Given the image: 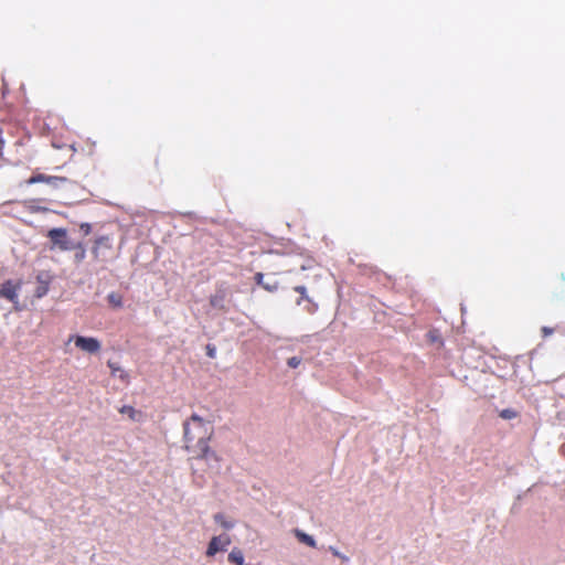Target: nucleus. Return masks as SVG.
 <instances>
[{
	"mask_svg": "<svg viewBox=\"0 0 565 565\" xmlns=\"http://www.w3.org/2000/svg\"><path fill=\"white\" fill-rule=\"evenodd\" d=\"M192 420L196 425V429L204 430L202 435L198 436V444L194 447V452L196 454L194 459L198 461L204 460L212 470H218V457L207 445L213 434L212 426L196 414L192 415Z\"/></svg>",
	"mask_w": 565,
	"mask_h": 565,
	"instance_id": "1",
	"label": "nucleus"
},
{
	"mask_svg": "<svg viewBox=\"0 0 565 565\" xmlns=\"http://www.w3.org/2000/svg\"><path fill=\"white\" fill-rule=\"evenodd\" d=\"M47 237L52 243V249L58 248L62 252L76 249L77 246L67 236V231L62 227H55L47 232Z\"/></svg>",
	"mask_w": 565,
	"mask_h": 565,
	"instance_id": "2",
	"label": "nucleus"
},
{
	"mask_svg": "<svg viewBox=\"0 0 565 565\" xmlns=\"http://www.w3.org/2000/svg\"><path fill=\"white\" fill-rule=\"evenodd\" d=\"M75 345L87 353H96L100 350V342L96 338L77 335Z\"/></svg>",
	"mask_w": 565,
	"mask_h": 565,
	"instance_id": "3",
	"label": "nucleus"
},
{
	"mask_svg": "<svg viewBox=\"0 0 565 565\" xmlns=\"http://www.w3.org/2000/svg\"><path fill=\"white\" fill-rule=\"evenodd\" d=\"M231 544V540L227 535H218L212 537L209 543L206 555L213 556L218 551L225 550Z\"/></svg>",
	"mask_w": 565,
	"mask_h": 565,
	"instance_id": "4",
	"label": "nucleus"
},
{
	"mask_svg": "<svg viewBox=\"0 0 565 565\" xmlns=\"http://www.w3.org/2000/svg\"><path fill=\"white\" fill-rule=\"evenodd\" d=\"M40 182H45L53 188H60V185L67 182V179L65 177H52V175H45V174L39 173V174L33 175L29 180V183H31V184L40 183Z\"/></svg>",
	"mask_w": 565,
	"mask_h": 565,
	"instance_id": "5",
	"label": "nucleus"
},
{
	"mask_svg": "<svg viewBox=\"0 0 565 565\" xmlns=\"http://www.w3.org/2000/svg\"><path fill=\"white\" fill-rule=\"evenodd\" d=\"M18 288L19 286L13 284L11 280L3 282L0 287V297L6 298L12 302L18 301Z\"/></svg>",
	"mask_w": 565,
	"mask_h": 565,
	"instance_id": "6",
	"label": "nucleus"
},
{
	"mask_svg": "<svg viewBox=\"0 0 565 565\" xmlns=\"http://www.w3.org/2000/svg\"><path fill=\"white\" fill-rule=\"evenodd\" d=\"M183 430H184V440L186 443V449L189 451H193L194 452V447L195 446H192L191 443L196 440L198 441V436L200 434H194V428H193V425L191 423V419L189 422H185L184 425H183Z\"/></svg>",
	"mask_w": 565,
	"mask_h": 565,
	"instance_id": "7",
	"label": "nucleus"
},
{
	"mask_svg": "<svg viewBox=\"0 0 565 565\" xmlns=\"http://www.w3.org/2000/svg\"><path fill=\"white\" fill-rule=\"evenodd\" d=\"M36 279H38L39 286L36 287L35 296L38 298H42L49 291V276L46 274H39Z\"/></svg>",
	"mask_w": 565,
	"mask_h": 565,
	"instance_id": "8",
	"label": "nucleus"
},
{
	"mask_svg": "<svg viewBox=\"0 0 565 565\" xmlns=\"http://www.w3.org/2000/svg\"><path fill=\"white\" fill-rule=\"evenodd\" d=\"M255 280L259 286H262L264 289H266L268 291H275L278 288V285L276 281L266 282V280H264V274H262V273H257L255 275Z\"/></svg>",
	"mask_w": 565,
	"mask_h": 565,
	"instance_id": "9",
	"label": "nucleus"
},
{
	"mask_svg": "<svg viewBox=\"0 0 565 565\" xmlns=\"http://www.w3.org/2000/svg\"><path fill=\"white\" fill-rule=\"evenodd\" d=\"M295 535L301 543H303L310 547H316V540L311 535H309L298 529L295 530Z\"/></svg>",
	"mask_w": 565,
	"mask_h": 565,
	"instance_id": "10",
	"label": "nucleus"
},
{
	"mask_svg": "<svg viewBox=\"0 0 565 565\" xmlns=\"http://www.w3.org/2000/svg\"><path fill=\"white\" fill-rule=\"evenodd\" d=\"M214 520H215L216 523H218L225 530H231L235 525V522L233 520L226 519L225 515L222 514V513H216L214 515Z\"/></svg>",
	"mask_w": 565,
	"mask_h": 565,
	"instance_id": "11",
	"label": "nucleus"
},
{
	"mask_svg": "<svg viewBox=\"0 0 565 565\" xmlns=\"http://www.w3.org/2000/svg\"><path fill=\"white\" fill-rule=\"evenodd\" d=\"M228 561L236 565H244V555L241 550L233 548L228 554Z\"/></svg>",
	"mask_w": 565,
	"mask_h": 565,
	"instance_id": "12",
	"label": "nucleus"
},
{
	"mask_svg": "<svg viewBox=\"0 0 565 565\" xmlns=\"http://www.w3.org/2000/svg\"><path fill=\"white\" fill-rule=\"evenodd\" d=\"M108 366L111 370V374L114 376L118 375L121 380L127 379V376H128L127 373L124 370H121V367L118 365V363L108 361Z\"/></svg>",
	"mask_w": 565,
	"mask_h": 565,
	"instance_id": "13",
	"label": "nucleus"
},
{
	"mask_svg": "<svg viewBox=\"0 0 565 565\" xmlns=\"http://www.w3.org/2000/svg\"><path fill=\"white\" fill-rule=\"evenodd\" d=\"M500 417L510 420L516 417L518 413L513 408H505L500 412Z\"/></svg>",
	"mask_w": 565,
	"mask_h": 565,
	"instance_id": "14",
	"label": "nucleus"
},
{
	"mask_svg": "<svg viewBox=\"0 0 565 565\" xmlns=\"http://www.w3.org/2000/svg\"><path fill=\"white\" fill-rule=\"evenodd\" d=\"M107 298H108L109 303L113 305L114 307H121L122 301H121V297L118 294L110 292Z\"/></svg>",
	"mask_w": 565,
	"mask_h": 565,
	"instance_id": "15",
	"label": "nucleus"
},
{
	"mask_svg": "<svg viewBox=\"0 0 565 565\" xmlns=\"http://www.w3.org/2000/svg\"><path fill=\"white\" fill-rule=\"evenodd\" d=\"M223 300H224V296L222 294H216L211 298V305L214 308L221 309V308H223Z\"/></svg>",
	"mask_w": 565,
	"mask_h": 565,
	"instance_id": "16",
	"label": "nucleus"
},
{
	"mask_svg": "<svg viewBox=\"0 0 565 565\" xmlns=\"http://www.w3.org/2000/svg\"><path fill=\"white\" fill-rule=\"evenodd\" d=\"M75 245L77 246V248H76V249H79V250L75 254V260H76L77 263H81V262L85 258V254H86V252H85V249L83 248L82 243H77V244H75Z\"/></svg>",
	"mask_w": 565,
	"mask_h": 565,
	"instance_id": "17",
	"label": "nucleus"
},
{
	"mask_svg": "<svg viewBox=\"0 0 565 565\" xmlns=\"http://www.w3.org/2000/svg\"><path fill=\"white\" fill-rule=\"evenodd\" d=\"M120 413L128 415L131 419H135L137 412L131 406H122Z\"/></svg>",
	"mask_w": 565,
	"mask_h": 565,
	"instance_id": "18",
	"label": "nucleus"
},
{
	"mask_svg": "<svg viewBox=\"0 0 565 565\" xmlns=\"http://www.w3.org/2000/svg\"><path fill=\"white\" fill-rule=\"evenodd\" d=\"M300 363H301V358H299V356H291L287 361L288 366H290L291 369L298 367Z\"/></svg>",
	"mask_w": 565,
	"mask_h": 565,
	"instance_id": "19",
	"label": "nucleus"
},
{
	"mask_svg": "<svg viewBox=\"0 0 565 565\" xmlns=\"http://www.w3.org/2000/svg\"><path fill=\"white\" fill-rule=\"evenodd\" d=\"M295 291L296 292H299L301 295V298L302 299H308V296H307V288L305 286H296L295 287Z\"/></svg>",
	"mask_w": 565,
	"mask_h": 565,
	"instance_id": "20",
	"label": "nucleus"
},
{
	"mask_svg": "<svg viewBox=\"0 0 565 565\" xmlns=\"http://www.w3.org/2000/svg\"><path fill=\"white\" fill-rule=\"evenodd\" d=\"M206 354H207V356L214 359L216 356V348L211 344H207L206 345Z\"/></svg>",
	"mask_w": 565,
	"mask_h": 565,
	"instance_id": "21",
	"label": "nucleus"
},
{
	"mask_svg": "<svg viewBox=\"0 0 565 565\" xmlns=\"http://www.w3.org/2000/svg\"><path fill=\"white\" fill-rule=\"evenodd\" d=\"M330 551L332 552V554L343 561H348V557L343 554H341L337 548H333V547H330Z\"/></svg>",
	"mask_w": 565,
	"mask_h": 565,
	"instance_id": "22",
	"label": "nucleus"
},
{
	"mask_svg": "<svg viewBox=\"0 0 565 565\" xmlns=\"http://www.w3.org/2000/svg\"><path fill=\"white\" fill-rule=\"evenodd\" d=\"M81 230L83 231L84 235H88L92 230L90 224H88V223L81 224Z\"/></svg>",
	"mask_w": 565,
	"mask_h": 565,
	"instance_id": "23",
	"label": "nucleus"
},
{
	"mask_svg": "<svg viewBox=\"0 0 565 565\" xmlns=\"http://www.w3.org/2000/svg\"><path fill=\"white\" fill-rule=\"evenodd\" d=\"M553 331L554 330L552 328H548V327H543L542 328V332H543L544 337L551 335L553 333Z\"/></svg>",
	"mask_w": 565,
	"mask_h": 565,
	"instance_id": "24",
	"label": "nucleus"
},
{
	"mask_svg": "<svg viewBox=\"0 0 565 565\" xmlns=\"http://www.w3.org/2000/svg\"><path fill=\"white\" fill-rule=\"evenodd\" d=\"M190 419H192V417ZM191 423H192L193 428H194V434H203L204 430L196 429V425L193 423V420H191Z\"/></svg>",
	"mask_w": 565,
	"mask_h": 565,
	"instance_id": "25",
	"label": "nucleus"
}]
</instances>
